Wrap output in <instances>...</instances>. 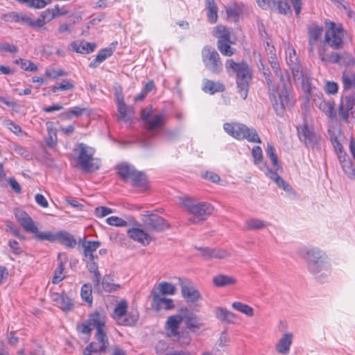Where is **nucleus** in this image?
<instances>
[{"mask_svg": "<svg viewBox=\"0 0 355 355\" xmlns=\"http://www.w3.org/2000/svg\"><path fill=\"white\" fill-rule=\"evenodd\" d=\"M298 252L306 261L308 270L315 279L321 283L326 282L331 274V265L326 253L313 246L302 247Z\"/></svg>", "mask_w": 355, "mask_h": 355, "instance_id": "obj_1", "label": "nucleus"}, {"mask_svg": "<svg viewBox=\"0 0 355 355\" xmlns=\"http://www.w3.org/2000/svg\"><path fill=\"white\" fill-rule=\"evenodd\" d=\"M180 205L189 217L191 224H198L205 220L212 214L214 207L207 202H200L197 198L185 196L179 198Z\"/></svg>", "mask_w": 355, "mask_h": 355, "instance_id": "obj_2", "label": "nucleus"}, {"mask_svg": "<svg viewBox=\"0 0 355 355\" xmlns=\"http://www.w3.org/2000/svg\"><path fill=\"white\" fill-rule=\"evenodd\" d=\"M227 72L236 77L237 92L243 99L248 96L250 83L252 80V70L245 62H236L233 60H227L225 63Z\"/></svg>", "mask_w": 355, "mask_h": 355, "instance_id": "obj_3", "label": "nucleus"}, {"mask_svg": "<svg viewBox=\"0 0 355 355\" xmlns=\"http://www.w3.org/2000/svg\"><path fill=\"white\" fill-rule=\"evenodd\" d=\"M331 141L334 145L335 151L340 163L344 173L351 179L355 178V166L354 160H355V139L351 137L349 140V152L352 158L349 157L348 155L343 150V146L336 137L331 136Z\"/></svg>", "mask_w": 355, "mask_h": 355, "instance_id": "obj_4", "label": "nucleus"}, {"mask_svg": "<svg viewBox=\"0 0 355 355\" xmlns=\"http://www.w3.org/2000/svg\"><path fill=\"white\" fill-rule=\"evenodd\" d=\"M78 154L76 158V166L85 173L97 171L101 165V161L94 158L95 150L84 143L78 144Z\"/></svg>", "mask_w": 355, "mask_h": 355, "instance_id": "obj_5", "label": "nucleus"}, {"mask_svg": "<svg viewBox=\"0 0 355 355\" xmlns=\"http://www.w3.org/2000/svg\"><path fill=\"white\" fill-rule=\"evenodd\" d=\"M15 216L18 223L24 227V229L30 233L35 234V238L39 241H56V234H53L51 232H39L35 222L31 216L24 211L15 209L14 211Z\"/></svg>", "mask_w": 355, "mask_h": 355, "instance_id": "obj_6", "label": "nucleus"}, {"mask_svg": "<svg viewBox=\"0 0 355 355\" xmlns=\"http://www.w3.org/2000/svg\"><path fill=\"white\" fill-rule=\"evenodd\" d=\"M224 130L236 139H247L250 142L261 143V141L254 128H249L247 125L240 123H225L223 125Z\"/></svg>", "mask_w": 355, "mask_h": 355, "instance_id": "obj_7", "label": "nucleus"}, {"mask_svg": "<svg viewBox=\"0 0 355 355\" xmlns=\"http://www.w3.org/2000/svg\"><path fill=\"white\" fill-rule=\"evenodd\" d=\"M128 302L125 300H121L114 309L112 318L118 324L123 326H133L139 319V315L136 311H128Z\"/></svg>", "mask_w": 355, "mask_h": 355, "instance_id": "obj_8", "label": "nucleus"}, {"mask_svg": "<svg viewBox=\"0 0 355 355\" xmlns=\"http://www.w3.org/2000/svg\"><path fill=\"white\" fill-rule=\"evenodd\" d=\"M299 139L306 146L315 148L319 141L320 135L315 132L312 124L306 119L302 124L297 126Z\"/></svg>", "mask_w": 355, "mask_h": 355, "instance_id": "obj_9", "label": "nucleus"}, {"mask_svg": "<svg viewBox=\"0 0 355 355\" xmlns=\"http://www.w3.org/2000/svg\"><path fill=\"white\" fill-rule=\"evenodd\" d=\"M202 59L205 67L213 73L218 74L223 69V63L218 53L211 46H205L202 50Z\"/></svg>", "mask_w": 355, "mask_h": 355, "instance_id": "obj_10", "label": "nucleus"}, {"mask_svg": "<svg viewBox=\"0 0 355 355\" xmlns=\"http://www.w3.org/2000/svg\"><path fill=\"white\" fill-rule=\"evenodd\" d=\"M96 341L91 343L84 350V355H100L106 353L109 347V339L105 330L96 333Z\"/></svg>", "mask_w": 355, "mask_h": 355, "instance_id": "obj_11", "label": "nucleus"}, {"mask_svg": "<svg viewBox=\"0 0 355 355\" xmlns=\"http://www.w3.org/2000/svg\"><path fill=\"white\" fill-rule=\"evenodd\" d=\"M354 112L355 94H350L343 96L338 107V116L339 119L345 123H349L350 119L354 118Z\"/></svg>", "mask_w": 355, "mask_h": 355, "instance_id": "obj_12", "label": "nucleus"}, {"mask_svg": "<svg viewBox=\"0 0 355 355\" xmlns=\"http://www.w3.org/2000/svg\"><path fill=\"white\" fill-rule=\"evenodd\" d=\"M214 35L218 37V49L223 55L229 57L234 54L236 49L231 47L230 33L225 27L218 26Z\"/></svg>", "mask_w": 355, "mask_h": 355, "instance_id": "obj_13", "label": "nucleus"}, {"mask_svg": "<svg viewBox=\"0 0 355 355\" xmlns=\"http://www.w3.org/2000/svg\"><path fill=\"white\" fill-rule=\"evenodd\" d=\"M270 100L277 115H282L286 107L290 105L288 92L286 89L284 83H282V89L279 92L277 89L269 93Z\"/></svg>", "mask_w": 355, "mask_h": 355, "instance_id": "obj_14", "label": "nucleus"}, {"mask_svg": "<svg viewBox=\"0 0 355 355\" xmlns=\"http://www.w3.org/2000/svg\"><path fill=\"white\" fill-rule=\"evenodd\" d=\"M164 114H153L152 106H148L141 111V117L148 131L162 128L164 123Z\"/></svg>", "mask_w": 355, "mask_h": 355, "instance_id": "obj_15", "label": "nucleus"}, {"mask_svg": "<svg viewBox=\"0 0 355 355\" xmlns=\"http://www.w3.org/2000/svg\"><path fill=\"white\" fill-rule=\"evenodd\" d=\"M326 31L324 45L329 46L334 49H342L344 44V30L341 27H336L334 23Z\"/></svg>", "mask_w": 355, "mask_h": 355, "instance_id": "obj_16", "label": "nucleus"}, {"mask_svg": "<svg viewBox=\"0 0 355 355\" xmlns=\"http://www.w3.org/2000/svg\"><path fill=\"white\" fill-rule=\"evenodd\" d=\"M178 281L182 295L187 302L195 303L202 298L200 293L190 280L179 278Z\"/></svg>", "mask_w": 355, "mask_h": 355, "instance_id": "obj_17", "label": "nucleus"}, {"mask_svg": "<svg viewBox=\"0 0 355 355\" xmlns=\"http://www.w3.org/2000/svg\"><path fill=\"white\" fill-rule=\"evenodd\" d=\"M286 62L295 80H302L304 82L308 78L307 74L304 73L302 69V66L294 49L289 50L288 55L286 56Z\"/></svg>", "mask_w": 355, "mask_h": 355, "instance_id": "obj_18", "label": "nucleus"}, {"mask_svg": "<svg viewBox=\"0 0 355 355\" xmlns=\"http://www.w3.org/2000/svg\"><path fill=\"white\" fill-rule=\"evenodd\" d=\"M145 226L151 231L162 232L169 227V224L162 217L150 214L143 219Z\"/></svg>", "mask_w": 355, "mask_h": 355, "instance_id": "obj_19", "label": "nucleus"}, {"mask_svg": "<svg viewBox=\"0 0 355 355\" xmlns=\"http://www.w3.org/2000/svg\"><path fill=\"white\" fill-rule=\"evenodd\" d=\"M180 311L183 314V321H184L188 329L192 332H196L201 328L202 324L198 315L193 311L187 307L180 308Z\"/></svg>", "mask_w": 355, "mask_h": 355, "instance_id": "obj_20", "label": "nucleus"}, {"mask_svg": "<svg viewBox=\"0 0 355 355\" xmlns=\"http://www.w3.org/2000/svg\"><path fill=\"white\" fill-rule=\"evenodd\" d=\"M263 9L271 8L281 14L286 15L290 10V6L285 0H256Z\"/></svg>", "mask_w": 355, "mask_h": 355, "instance_id": "obj_21", "label": "nucleus"}, {"mask_svg": "<svg viewBox=\"0 0 355 355\" xmlns=\"http://www.w3.org/2000/svg\"><path fill=\"white\" fill-rule=\"evenodd\" d=\"M79 244L81 245L83 249V255L85 258L93 261L98 258L96 254V250L101 246V243L98 241H87L85 239L79 240Z\"/></svg>", "mask_w": 355, "mask_h": 355, "instance_id": "obj_22", "label": "nucleus"}, {"mask_svg": "<svg viewBox=\"0 0 355 355\" xmlns=\"http://www.w3.org/2000/svg\"><path fill=\"white\" fill-rule=\"evenodd\" d=\"M183 321V314L179 311V313L168 317L165 327L168 330L169 336L176 337L180 336L178 329Z\"/></svg>", "mask_w": 355, "mask_h": 355, "instance_id": "obj_23", "label": "nucleus"}, {"mask_svg": "<svg viewBox=\"0 0 355 355\" xmlns=\"http://www.w3.org/2000/svg\"><path fill=\"white\" fill-rule=\"evenodd\" d=\"M152 307L155 311H159L162 309L168 311L175 308V304L172 299L162 297L156 291L152 292Z\"/></svg>", "mask_w": 355, "mask_h": 355, "instance_id": "obj_24", "label": "nucleus"}, {"mask_svg": "<svg viewBox=\"0 0 355 355\" xmlns=\"http://www.w3.org/2000/svg\"><path fill=\"white\" fill-rule=\"evenodd\" d=\"M197 249L202 252V255L205 259H224L230 257V253L226 250L222 248H211L209 247H200Z\"/></svg>", "mask_w": 355, "mask_h": 355, "instance_id": "obj_25", "label": "nucleus"}, {"mask_svg": "<svg viewBox=\"0 0 355 355\" xmlns=\"http://www.w3.org/2000/svg\"><path fill=\"white\" fill-rule=\"evenodd\" d=\"M322 33L323 28L318 26H313L309 28V51L311 54L314 53L315 47L318 46Z\"/></svg>", "mask_w": 355, "mask_h": 355, "instance_id": "obj_26", "label": "nucleus"}, {"mask_svg": "<svg viewBox=\"0 0 355 355\" xmlns=\"http://www.w3.org/2000/svg\"><path fill=\"white\" fill-rule=\"evenodd\" d=\"M293 334L292 333H286L275 345L276 352L280 354L286 355L290 351L292 345Z\"/></svg>", "mask_w": 355, "mask_h": 355, "instance_id": "obj_27", "label": "nucleus"}, {"mask_svg": "<svg viewBox=\"0 0 355 355\" xmlns=\"http://www.w3.org/2000/svg\"><path fill=\"white\" fill-rule=\"evenodd\" d=\"M127 233L130 239L145 246L149 245L151 241L150 235L141 229L131 228L128 230Z\"/></svg>", "mask_w": 355, "mask_h": 355, "instance_id": "obj_28", "label": "nucleus"}, {"mask_svg": "<svg viewBox=\"0 0 355 355\" xmlns=\"http://www.w3.org/2000/svg\"><path fill=\"white\" fill-rule=\"evenodd\" d=\"M106 319L105 313L94 311L89 315L87 320L91 327H92V329H96V332H98V330H105L104 328L105 327Z\"/></svg>", "mask_w": 355, "mask_h": 355, "instance_id": "obj_29", "label": "nucleus"}, {"mask_svg": "<svg viewBox=\"0 0 355 355\" xmlns=\"http://www.w3.org/2000/svg\"><path fill=\"white\" fill-rule=\"evenodd\" d=\"M70 47L72 51L76 53L87 54L94 51L96 48V44L85 41L77 40L71 42Z\"/></svg>", "mask_w": 355, "mask_h": 355, "instance_id": "obj_30", "label": "nucleus"}, {"mask_svg": "<svg viewBox=\"0 0 355 355\" xmlns=\"http://www.w3.org/2000/svg\"><path fill=\"white\" fill-rule=\"evenodd\" d=\"M214 313L216 318L222 322L232 324L236 318L234 313L223 307H216Z\"/></svg>", "mask_w": 355, "mask_h": 355, "instance_id": "obj_31", "label": "nucleus"}, {"mask_svg": "<svg viewBox=\"0 0 355 355\" xmlns=\"http://www.w3.org/2000/svg\"><path fill=\"white\" fill-rule=\"evenodd\" d=\"M344 89H355V70L346 68L342 74Z\"/></svg>", "mask_w": 355, "mask_h": 355, "instance_id": "obj_32", "label": "nucleus"}, {"mask_svg": "<svg viewBox=\"0 0 355 355\" xmlns=\"http://www.w3.org/2000/svg\"><path fill=\"white\" fill-rule=\"evenodd\" d=\"M116 169L119 175L125 182L129 181L132 174L137 170L132 165L128 163H121L116 165Z\"/></svg>", "mask_w": 355, "mask_h": 355, "instance_id": "obj_33", "label": "nucleus"}, {"mask_svg": "<svg viewBox=\"0 0 355 355\" xmlns=\"http://www.w3.org/2000/svg\"><path fill=\"white\" fill-rule=\"evenodd\" d=\"M132 186L141 189H145L147 187V178L144 173L136 170L130 178Z\"/></svg>", "mask_w": 355, "mask_h": 355, "instance_id": "obj_34", "label": "nucleus"}, {"mask_svg": "<svg viewBox=\"0 0 355 355\" xmlns=\"http://www.w3.org/2000/svg\"><path fill=\"white\" fill-rule=\"evenodd\" d=\"M56 240L69 248H74L77 244L74 236L66 231L58 232Z\"/></svg>", "mask_w": 355, "mask_h": 355, "instance_id": "obj_35", "label": "nucleus"}, {"mask_svg": "<svg viewBox=\"0 0 355 355\" xmlns=\"http://www.w3.org/2000/svg\"><path fill=\"white\" fill-rule=\"evenodd\" d=\"M317 106L329 118L334 119L336 117V112L335 111V103L333 100H320V101L317 104Z\"/></svg>", "mask_w": 355, "mask_h": 355, "instance_id": "obj_36", "label": "nucleus"}, {"mask_svg": "<svg viewBox=\"0 0 355 355\" xmlns=\"http://www.w3.org/2000/svg\"><path fill=\"white\" fill-rule=\"evenodd\" d=\"M266 174L268 177H269L271 180H272L277 185L282 188L284 191L287 192L292 191L293 189L290 186L289 184L286 182L277 173L276 171H272L271 168H267V171Z\"/></svg>", "mask_w": 355, "mask_h": 355, "instance_id": "obj_37", "label": "nucleus"}, {"mask_svg": "<svg viewBox=\"0 0 355 355\" xmlns=\"http://www.w3.org/2000/svg\"><path fill=\"white\" fill-rule=\"evenodd\" d=\"M213 283L217 287H225L235 284L236 279L232 276L219 274L213 278Z\"/></svg>", "mask_w": 355, "mask_h": 355, "instance_id": "obj_38", "label": "nucleus"}, {"mask_svg": "<svg viewBox=\"0 0 355 355\" xmlns=\"http://www.w3.org/2000/svg\"><path fill=\"white\" fill-rule=\"evenodd\" d=\"M114 52L112 47L105 48L99 51L96 58L89 63V67L92 68L97 67L99 64L105 60L107 58L111 56Z\"/></svg>", "mask_w": 355, "mask_h": 355, "instance_id": "obj_39", "label": "nucleus"}, {"mask_svg": "<svg viewBox=\"0 0 355 355\" xmlns=\"http://www.w3.org/2000/svg\"><path fill=\"white\" fill-rule=\"evenodd\" d=\"M202 90L205 92H209L211 94H214L216 92L224 91L225 87L222 83L219 82H214L212 80H205L204 81Z\"/></svg>", "mask_w": 355, "mask_h": 355, "instance_id": "obj_40", "label": "nucleus"}, {"mask_svg": "<svg viewBox=\"0 0 355 355\" xmlns=\"http://www.w3.org/2000/svg\"><path fill=\"white\" fill-rule=\"evenodd\" d=\"M245 224V228L247 230H260L270 225L264 220L255 218L247 220Z\"/></svg>", "mask_w": 355, "mask_h": 355, "instance_id": "obj_41", "label": "nucleus"}, {"mask_svg": "<svg viewBox=\"0 0 355 355\" xmlns=\"http://www.w3.org/2000/svg\"><path fill=\"white\" fill-rule=\"evenodd\" d=\"M206 9L207 18L210 23L214 24L218 19L217 6L214 0H206Z\"/></svg>", "mask_w": 355, "mask_h": 355, "instance_id": "obj_42", "label": "nucleus"}, {"mask_svg": "<svg viewBox=\"0 0 355 355\" xmlns=\"http://www.w3.org/2000/svg\"><path fill=\"white\" fill-rule=\"evenodd\" d=\"M117 110L119 112V119L124 122H127L131 119L132 107H128L125 103L118 104Z\"/></svg>", "mask_w": 355, "mask_h": 355, "instance_id": "obj_43", "label": "nucleus"}, {"mask_svg": "<svg viewBox=\"0 0 355 355\" xmlns=\"http://www.w3.org/2000/svg\"><path fill=\"white\" fill-rule=\"evenodd\" d=\"M232 306L234 309L246 315L248 317H252L254 315V309L248 304L240 302H234L232 303Z\"/></svg>", "mask_w": 355, "mask_h": 355, "instance_id": "obj_44", "label": "nucleus"}, {"mask_svg": "<svg viewBox=\"0 0 355 355\" xmlns=\"http://www.w3.org/2000/svg\"><path fill=\"white\" fill-rule=\"evenodd\" d=\"M324 51V49H322L319 52V56L322 62L334 64L338 63V53L331 52V53H325Z\"/></svg>", "mask_w": 355, "mask_h": 355, "instance_id": "obj_45", "label": "nucleus"}, {"mask_svg": "<svg viewBox=\"0 0 355 355\" xmlns=\"http://www.w3.org/2000/svg\"><path fill=\"white\" fill-rule=\"evenodd\" d=\"M102 287L107 292H113L121 288L119 284H114L110 276H105L102 279Z\"/></svg>", "mask_w": 355, "mask_h": 355, "instance_id": "obj_46", "label": "nucleus"}, {"mask_svg": "<svg viewBox=\"0 0 355 355\" xmlns=\"http://www.w3.org/2000/svg\"><path fill=\"white\" fill-rule=\"evenodd\" d=\"M157 289L162 295H174L176 292L175 286L168 282H162L158 284Z\"/></svg>", "mask_w": 355, "mask_h": 355, "instance_id": "obj_47", "label": "nucleus"}, {"mask_svg": "<svg viewBox=\"0 0 355 355\" xmlns=\"http://www.w3.org/2000/svg\"><path fill=\"white\" fill-rule=\"evenodd\" d=\"M338 64L340 65H354L355 64V59L352 54L345 51L338 53Z\"/></svg>", "mask_w": 355, "mask_h": 355, "instance_id": "obj_48", "label": "nucleus"}, {"mask_svg": "<svg viewBox=\"0 0 355 355\" xmlns=\"http://www.w3.org/2000/svg\"><path fill=\"white\" fill-rule=\"evenodd\" d=\"M92 291V286L89 284H83L80 291L82 299L86 302H87L90 306L92 305L93 302Z\"/></svg>", "mask_w": 355, "mask_h": 355, "instance_id": "obj_49", "label": "nucleus"}, {"mask_svg": "<svg viewBox=\"0 0 355 355\" xmlns=\"http://www.w3.org/2000/svg\"><path fill=\"white\" fill-rule=\"evenodd\" d=\"M74 89V85L68 80H63L61 83L53 85L51 90L55 93L58 90L60 91H69Z\"/></svg>", "mask_w": 355, "mask_h": 355, "instance_id": "obj_50", "label": "nucleus"}, {"mask_svg": "<svg viewBox=\"0 0 355 355\" xmlns=\"http://www.w3.org/2000/svg\"><path fill=\"white\" fill-rule=\"evenodd\" d=\"M58 304L59 307L64 311L71 310L73 306L71 300L67 296H59L58 299Z\"/></svg>", "mask_w": 355, "mask_h": 355, "instance_id": "obj_51", "label": "nucleus"}, {"mask_svg": "<svg viewBox=\"0 0 355 355\" xmlns=\"http://www.w3.org/2000/svg\"><path fill=\"white\" fill-rule=\"evenodd\" d=\"M16 63L20 64L22 69L29 71H36L37 67L31 61L24 59H19L16 61Z\"/></svg>", "mask_w": 355, "mask_h": 355, "instance_id": "obj_52", "label": "nucleus"}, {"mask_svg": "<svg viewBox=\"0 0 355 355\" xmlns=\"http://www.w3.org/2000/svg\"><path fill=\"white\" fill-rule=\"evenodd\" d=\"M252 156L253 157L254 164L259 165L263 160L261 148L258 146H254L252 149Z\"/></svg>", "mask_w": 355, "mask_h": 355, "instance_id": "obj_53", "label": "nucleus"}, {"mask_svg": "<svg viewBox=\"0 0 355 355\" xmlns=\"http://www.w3.org/2000/svg\"><path fill=\"white\" fill-rule=\"evenodd\" d=\"M106 221L109 225L112 226L125 227L127 225L125 220L117 216H110L106 219Z\"/></svg>", "mask_w": 355, "mask_h": 355, "instance_id": "obj_54", "label": "nucleus"}, {"mask_svg": "<svg viewBox=\"0 0 355 355\" xmlns=\"http://www.w3.org/2000/svg\"><path fill=\"white\" fill-rule=\"evenodd\" d=\"M46 75L50 78L57 79L58 77L67 76V73L60 69H51L46 71Z\"/></svg>", "mask_w": 355, "mask_h": 355, "instance_id": "obj_55", "label": "nucleus"}, {"mask_svg": "<svg viewBox=\"0 0 355 355\" xmlns=\"http://www.w3.org/2000/svg\"><path fill=\"white\" fill-rule=\"evenodd\" d=\"M49 137L46 141L47 146L53 147L57 143V132L56 130L48 128Z\"/></svg>", "mask_w": 355, "mask_h": 355, "instance_id": "obj_56", "label": "nucleus"}, {"mask_svg": "<svg viewBox=\"0 0 355 355\" xmlns=\"http://www.w3.org/2000/svg\"><path fill=\"white\" fill-rule=\"evenodd\" d=\"M338 85L336 82L327 81L324 85V91L328 94L334 95L337 94Z\"/></svg>", "mask_w": 355, "mask_h": 355, "instance_id": "obj_57", "label": "nucleus"}, {"mask_svg": "<svg viewBox=\"0 0 355 355\" xmlns=\"http://www.w3.org/2000/svg\"><path fill=\"white\" fill-rule=\"evenodd\" d=\"M13 150L17 154H18L19 155L23 157L24 158H25L28 160L32 159L31 154L29 153V151L27 149H26L23 146L16 145V146H15Z\"/></svg>", "mask_w": 355, "mask_h": 355, "instance_id": "obj_58", "label": "nucleus"}, {"mask_svg": "<svg viewBox=\"0 0 355 355\" xmlns=\"http://www.w3.org/2000/svg\"><path fill=\"white\" fill-rule=\"evenodd\" d=\"M113 212L111 208L107 207H98L95 209V214L97 217L103 218Z\"/></svg>", "mask_w": 355, "mask_h": 355, "instance_id": "obj_59", "label": "nucleus"}, {"mask_svg": "<svg viewBox=\"0 0 355 355\" xmlns=\"http://www.w3.org/2000/svg\"><path fill=\"white\" fill-rule=\"evenodd\" d=\"M0 51L3 52H9L10 53H17L18 52V48L9 43L0 44Z\"/></svg>", "mask_w": 355, "mask_h": 355, "instance_id": "obj_60", "label": "nucleus"}, {"mask_svg": "<svg viewBox=\"0 0 355 355\" xmlns=\"http://www.w3.org/2000/svg\"><path fill=\"white\" fill-rule=\"evenodd\" d=\"M19 13L16 12H11L6 14H3L1 16V19L7 22H17Z\"/></svg>", "mask_w": 355, "mask_h": 355, "instance_id": "obj_61", "label": "nucleus"}, {"mask_svg": "<svg viewBox=\"0 0 355 355\" xmlns=\"http://www.w3.org/2000/svg\"><path fill=\"white\" fill-rule=\"evenodd\" d=\"M338 8L343 10L349 18L355 19V12L351 9L349 2L345 1Z\"/></svg>", "mask_w": 355, "mask_h": 355, "instance_id": "obj_62", "label": "nucleus"}, {"mask_svg": "<svg viewBox=\"0 0 355 355\" xmlns=\"http://www.w3.org/2000/svg\"><path fill=\"white\" fill-rule=\"evenodd\" d=\"M77 330L83 334H89L92 330V327H91L87 320L85 322L77 325Z\"/></svg>", "mask_w": 355, "mask_h": 355, "instance_id": "obj_63", "label": "nucleus"}, {"mask_svg": "<svg viewBox=\"0 0 355 355\" xmlns=\"http://www.w3.org/2000/svg\"><path fill=\"white\" fill-rule=\"evenodd\" d=\"M49 3L46 2V0H30L28 7L36 9H41L44 8Z\"/></svg>", "mask_w": 355, "mask_h": 355, "instance_id": "obj_64", "label": "nucleus"}]
</instances>
